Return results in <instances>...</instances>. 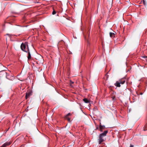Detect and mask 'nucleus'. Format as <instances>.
Instances as JSON below:
<instances>
[{
    "instance_id": "1",
    "label": "nucleus",
    "mask_w": 147,
    "mask_h": 147,
    "mask_svg": "<svg viewBox=\"0 0 147 147\" xmlns=\"http://www.w3.org/2000/svg\"><path fill=\"white\" fill-rule=\"evenodd\" d=\"M20 48L23 51L25 52H28L30 50L28 47V42H25L22 43L21 44Z\"/></svg>"
},
{
    "instance_id": "2",
    "label": "nucleus",
    "mask_w": 147,
    "mask_h": 147,
    "mask_svg": "<svg viewBox=\"0 0 147 147\" xmlns=\"http://www.w3.org/2000/svg\"><path fill=\"white\" fill-rule=\"evenodd\" d=\"M107 130L105 131L103 133L100 134L99 136V138L98 140V143L99 144L104 142L105 140L103 139V137L106 136L107 134L108 133Z\"/></svg>"
},
{
    "instance_id": "3",
    "label": "nucleus",
    "mask_w": 147,
    "mask_h": 147,
    "mask_svg": "<svg viewBox=\"0 0 147 147\" xmlns=\"http://www.w3.org/2000/svg\"><path fill=\"white\" fill-rule=\"evenodd\" d=\"M126 81V78H123L119 80L118 81L116 82L115 84V85L117 87H119L121 86L120 84H123Z\"/></svg>"
},
{
    "instance_id": "4",
    "label": "nucleus",
    "mask_w": 147,
    "mask_h": 147,
    "mask_svg": "<svg viewBox=\"0 0 147 147\" xmlns=\"http://www.w3.org/2000/svg\"><path fill=\"white\" fill-rule=\"evenodd\" d=\"M3 74L6 75V78L7 79L10 80H13L14 79V78L13 76L11 75H9L5 71H3Z\"/></svg>"
},
{
    "instance_id": "5",
    "label": "nucleus",
    "mask_w": 147,
    "mask_h": 147,
    "mask_svg": "<svg viewBox=\"0 0 147 147\" xmlns=\"http://www.w3.org/2000/svg\"><path fill=\"white\" fill-rule=\"evenodd\" d=\"M32 94V91L31 90H29L27 92L26 94V98L27 99Z\"/></svg>"
},
{
    "instance_id": "6",
    "label": "nucleus",
    "mask_w": 147,
    "mask_h": 147,
    "mask_svg": "<svg viewBox=\"0 0 147 147\" xmlns=\"http://www.w3.org/2000/svg\"><path fill=\"white\" fill-rule=\"evenodd\" d=\"M105 128V126L104 125H101V123H100V125L99 128V130L101 131L102 132L103 130Z\"/></svg>"
},
{
    "instance_id": "7",
    "label": "nucleus",
    "mask_w": 147,
    "mask_h": 147,
    "mask_svg": "<svg viewBox=\"0 0 147 147\" xmlns=\"http://www.w3.org/2000/svg\"><path fill=\"white\" fill-rule=\"evenodd\" d=\"M28 54V60H30L31 58V55L30 52V50L28 51V52H26Z\"/></svg>"
},
{
    "instance_id": "8",
    "label": "nucleus",
    "mask_w": 147,
    "mask_h": 147,
    "mask_svg": "<svg viewBox=\"0 0 147 147\" xmlns=\"http://www.w3.org/2000/svg\"><path fill=\"white\" fill-rule=\"evenodd\" d=\"M83 101L86 103H90V101L86 98H85L83 99Z\"/></svg>"
},
{
    "instance_id": "9",
    "label": "nucleus",
    "mask_w": 147,
    "mask_h": 147,
    "mask_svg": "<svg viewBox=\"0 0 147 147\" xmlns=\"http://www.w3.org/2000/svg\"><path fill=\"white\" fill-rule=\"evenodd\" d=\"M110 36L111 37H115V34L113 33L110 32L109 33Z\"/></svg>"
},
{
    "instance_id": "10",
    "label": "nucleus",
    "mask_w": 147,
    "mask_h": 147,
    "mask_svg": "<svg viewBox=\"0 0 147 147\" xmlns=\"http://www.w3.org/2000/svg\"><path fill=\"white\" fill-rule=\"evenodd\" d=\"M5 145V146L6 147L7 146H9L11 144V142H6L4 144Z\"/></svg>"
},
{
    "instance_id": "11",
    "label": "nucleus",
    "mask_w": 147,
    "mask_h": 147,
    "mask_svg": "<svg viewBox=\"0 0 147 147\" xmlns=\"http://www.w3.org/2000/svg\"><path fill=\"white\" fill-rule=\"evenodd\" d=\"M147 130V123L146 124L144 127V130L146 131Z\"/></svg>"
},
{
    "instance_id": "12",
    "label": "nucleus",
    "mask_w": 147,
    "mask_h": 147,
    "mask_svg": "<svg viewBox=\"0 0 147 147\" xmlns=\"http://www.w3.org/2000/svg\"><path fill=\"white\" fill-rule=\"evenodd\" d=\"M143 3V4L145 5L146 4V2L145 0H142Z\"/></svg>"
},
{
    "instance_id": "13",
    "label": "nucleus",
    "mask_w": 147,
    "mask_h": 147,
    "mask_svg": "<svg viewBox=\"0 0 147 147\" xmlns=\"http://www.w3.org/2000/svg\"><path fill=\"white\" fill-rule=\"evenodd\" d=\"M56 13V12L55 11V10H53V11L52 12V14L53 15L55 14Z\"/></svg>"
},
{
    "instance_id": "14",
    "label": "nucleus",
    "mask_w": 147,
    "mask_h": 147,
    "mask_svg": "<svg viewBox=\"0 0 147 147\" xmlns=\"http://www.w3.org/2000/svg\"><path fill=\"white\" fill-rule=\"evenodd\" d=\"M71 115V114L70 113H68V114H67L66 116V117H67L69 116V115Z\"/></svg>"
},
{
    "instance_id": "15",
    "label": "nucleus",
    "mask_w": 147,
    "mask_h": 147,
    "mask_svg": "<svg viewBox=\"0 0 147 147\" xmlns=\"http://www.w3.org/2000/svg\"><path fill=\"white\" fill-rule=\"evenodd\" d=\"M19 6L22 8H23V7L24 6V5H19Z\"/></svg>"
},
{
    "instance_id": "16",
    "label": "nucleus",
    "mask_w": 147,
    "mask_h": 147,
    "mask_svg": "<svg viewBox=\"0 0 147 147\" xmlns=\"http://www.w3.org/2000/svg\"><path fill=\"white\" fill-rule=\"evenodd\" d=\"M87 42H88V43L87 44V46H88V45H89V42L88 40H87Z\"/></svg>"
},
{
    "instance_id": "17",
    "label": "nucleus",
    "mask_w": 147,
    "mask_h": 147,
    "mask_svg": "<svg viewBox=\"0 0 147 147\" xmlns=\"http://www.w3.org/2000/svg\"><path fill=\"white\" fill-rule=\"evenodd\" d=\"M96 129H99L98 126L97 125H96Z\"/></svg>"
},
{
    "instance_id": "18",
    "label": "nucleus",
    "mask_w": 147,
    "mask_h": 147,
    "mask_svg": "<svg viewBox=\"0 0 147 147\" xmlns=\"http://www.w3.org/2000/svg\"><path fill=\"white\" fill-rule=\"evenodd\" d=\"M0 147H6L5 145L4 144H3L2 146H0Z\"/></svg>"
},
{
    "instance_id": "19",
    "label": "nucleus",
    "mask_w": 147,
    "mask_h": 147,
    "mask_svg": "<svg viewBox=\"0 0 147 147\" xmlns=\"http://www.w3.org/2000/svg\"><path fill=\"white\" fill-rule=\"evenodd\" d=\"M100 2V0H97V4H99Z\"/></svg>"
},
{
    "instance_id": "20",
    "label": "nucleus",
    "mask_w": 147,
    "mask_h": 147,
    "mask_svg": "<svg viewBox=\"0 0 147 147\" xmlns=\"http://www.w3.org/2000/svg\"><path fill=\"white\" fill-rule=\"evenodd\" d=\"M142 57L144 58H147V56H143Z\"/></svg>"
},
{
    "instance_id": "21",
    "label": "nucleus",
    "mask_w": 147,
    "mask_h": 147,
    "mask_svg": "<svg viewBox=\"0 0 147 147\" xmlns=\"http://www.w3.org/2000/svg\"><path fill=\"white\" fill-rule=\"evenodd\" d=\"M70 83L71 84H73L74 83V82H73L72 81H70Z\"/></svg>"
},
{
    "instance_id": "22",
    "label": "nucleus",
    "mask_w": 147,
    "mask_h": 147,
    "mask_svg": "<svg viewBox=\"0 0 147 147\" xmlns=\"http://www.w3.org/2000/svg\"><path fill=\"white\" fill-rule=\"evenodd\" d=\"M134 147V145H133L132 144H130V147Z\"/></svg>"
},
{
    "instance_id": "23",
    "label": "nucleus",
    "mask_w": 147,
    "mask_h": 147,
    "mask_svg": "<svg viewBox=\"0 0 147 147\" xmlns=\"http://www.w3.org/2000/svg\"><path fill=\"white\" fill-rule=\"evenodd\" d=\"M7 35H8L9 37H10V35L9 34H6Z\"/></svg>"
},
{
    "instance_id": "24",
    "label": "nucleus",
    "mask_w": 147,
    "mask_h": 147,
    "mask_svg": "<svg viewBox=\"0 0 147 147\" xmlns=\"http://www.w3.org/2000/svg\"><path fill=\"white\" fill-rule=\"evenodd\" d=\"M146 65H145V66H142L144 68L145 67H147V66H146Z\"/></svg>"
},
{
    "instance_id": "25",
    "label": "nucleus",
    "mask_w": 147,
    "mask_h": 147,
    "mask_svg": "<svg viewBox=\"0 0 147 147\" xmlns=\"http://www.w3.org/2000/svg\"><path fill=\"white\" fill-rule=\"evenodd\" d=\"M88 32V36L89 37V35H90L89 33Z\"/></svg>"
},
{
    "instance_id": "26",
    "label": "nucleus",
    "mask_w": 147,
    "mask_h": 147,
    "mask_svg": "<svg viewBox=\"0 0 147 147\" xmlns=\"http://www.w3.org/2000/svg\"><path fill=\"white\" fill-rule=\"evenodd\" d=\"M140 95H142V94L143 93H142L141 92V93H140Z\"/></svg>"
},
{
    "instance_id": "27",
    "label": "nucleus",
    "mask_w": 147,
    "mask_h": 147,
    "mask_svg": "<svg viewBox=\"0 0 147 147\" xmlns=\"http://www.w3.org/2000/svg\"><path fill=\"white\" fill-rule=\"evenodd\" d=\"M146 62H147V59H146Z\"/></svg>"
},
{
    "instance_id": "28",
    "label": "nucleus",
    "mask_w": 147,
    "mask_h": 147,
    "mask_svg": "<svg viewBox=\"0 0 147 147\" xmlns=\"http://www.w3.org/2000/svg\"><path fill=\"white\" fill-rule=\"evenodd\" d=\"M86 36H85V38L86 39Z\"/></svg>"
}]
</instances>
